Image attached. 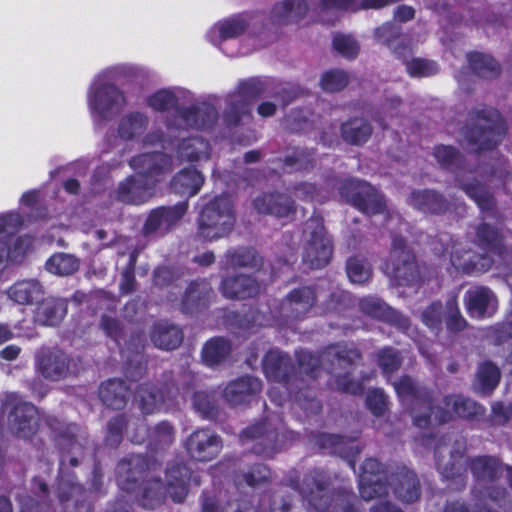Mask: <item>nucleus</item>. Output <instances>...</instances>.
Wrapping results in <instances>:
<instances>
[{"mask_svg": "<svg viewBox=\"0 0 512 512\" xmlns=\"http://www.w3.org/2000/svg\"><path fill=\"white\" fill-rule=\"evenodd\" d=\"M177 126L192 127V128H209L212 127L218 120V112L214 106L201 103L189 108H178L176 110Z\"/></svg>", "mask_w": 512, "mask_h": 512, "instance_id": "25", "label": "nucleus"}, {"mask_svg": "<svg viewBox=\"0 0 512 512\" xmlns=\"http://www.w3.org/2000/svg\"><path fill=\"white\" fill-rule=\"evenodd\" d=\"M349 74L341 69L325 71L320 77L321 88L328 93L340 92L349 84Z\"/></svg>", "mask_w": 512, "mask_h": 512, "instance_id": "58", "label": "nucleus"}, {"mask_svg": "<svg viewBox=\"0 0 512 512\" xmlns=\"http://www.w3.org/2000/svg\"><path fill=\"white\" fill-rule=\"evenodd\" d=\"M505 131V123L496 110H480L471 114V124L465 131V138L473 150L479 152L496 147Z\"/></svg>", "mask_w": 512, "mask_h": 512, "instance_id": "5", "label": "nucleus"}, {"mask_svg": "<svg viewBox=\"0 0 512 512\" xmlns=\"http://www.w3.org/2000/svg\"><path fill=\"white\" fill-rule=\"evenodd\" d=\"M193 408L205 419L217 420L220 415L214 392L197 391L192 396Z\"/></svg>", "mask_w": 512, "mask_h": 512, "instance_id": "46", "label": "nucleus"}, {"mask_svg": "<svg viewBox=\"0 0 512 512\" xmlns=\"http://www.w3.org/2000/svg\"><path fill=\"white\" fill-rule=\"evenodd\" d=\"M189 468L183 464H173L166 470V490L172 500L181 503L188 494Z\"/></svg>", "mask_w": 512, "mask_h": 512, "instance_id": "31", "label": "nucleus"}, {"mask_svg": "<svg viewBox=\"0 0 512 512\" xmlns=\"http://www.w3.org/2000/svg\"><path fill=\"white\" fill-rule=\"evenodd\" d=\"M262 390V382L253 376L240 377L231 381L223 391L224 399L231 406L247 404Z\"/></svg>", "mask_w": 512, "mask_h": 512, "instance_id": "26", "label": "nucleus"}, {"mask_svg": "<svg viewBox=\"0 0 512 512\" xmlns=\"http://www.w3.org/2000/svg\"><path fill=\"white\" fill-rule=\"evenodd\" d=\"M139 407L146 414H152L160 409L163 404L161 392L152 384H141L137 390Z\"/></svg>", "mask_w": 512, "mask_h": 512, "instance_id": "48", "label": "nucleus"}, {"mask_svg": "<svg viewBox=\"0 0 512 512\" xmlns=\"http://www.w3.org/2000/svg\"><path fill=\"white\" fill-rule=\"evenodd\" d=\"M230 351V343L222 337H216L204 345L202 358L207 365L214 366L225 360Z\"/></svg>", "mask_w": 512, "mask_h": 512, "instance_id": "49", "label": "nucleus"}, {"mask_svg": "<svg viewBox=\"0 0 512 512\" xmlns=\"http://www.w3.org/2000/svg\"><path fill=\"white\" fill-rule=\"evenodd\" d=\"M149 125V118L141 112H130L124 115L118 124V135L124 140H133L142 135Z\"/></svg>", "mask_w": 512, "mask_h": 512, "instance_id": "40", "label": "nucleus"}, {"mask_svg": "<svg viewBox=\"0 0 512 512\" xmlns=\"http://www.w3.org/2000/svg\"><path fill=\"white\" fill-rule=\"evenodd\" d=\"M79 267V259L67 253H56L46 262L47 271L58 276H70L77 272Z\"/></svg>", "mask_w": 512, "mask_h": 512, "instance_id": "44", "label": "nucleus"}, {"mask_svg": "<svg viewBox=\"0 0 512 512\" xmlns=\"http://www.w3.org/2000/svg\"><path fill=\"white\" fill-rule=\"evenodd\" d=\"M328 476L319 470L308 472L303 478L301 495L318 512H326L332 507L333 490L329 488Z\"/></svg>", "mask_w": 512, "mask_h": 512, "instance_id": "14", "label": "nucleus"}, {"mask_svg": "<svg viewBox=\"0 0 512 512\" xmlns=\"http://www.w3.org/2000/svg\"><path fill=\"white\" fill-rule=\"evenodd\" d=\"M265 83L257 78L241 82L236 92L229 95L224 121L228 126H236L245 116H250L249 105L265 91Z\"/></svg>", "mask_w": 512, "mask_h": 512, "instance_id": "10", "label": "nucleus"}, {"mask_svg": "<svg viewBox=\"0 0 512 512\" xmlns=\"http://www.w3.org/2000/svg\"><path fill=\"white\" fill-rule=\"evenodd\" d=\"M128 419L125 414L113 417L107 423L105 442L108 446L116 448L122 442L123 431L127 428Z\"/></svg>", "mask_w": 512, "mask_h": 512, "instance_id": "63", "label": "nucleus"}, {"mask_svg": "<svg viewBox=\"0 0 512 512\" xmlns=\"http://www.w3.org/2000/svg\"><path fill=\"white\" fill-rule=\"evenodd\" d=\"M187 208L188 203L184 201L174 206L153 209L142 228L143 235L149 237L168 233L185 215Z\"/></svg>", "mask_w": 512, "mask_h": 512, "instance_id": "17", "label": "nucleus"}, {"mask_svg": "<svg viewBox=\"0 0 512 512\" xmlns=\"http://www.w3.org/2000/svg\"><path fill=\"white\" fill-rule=\"evenodd\" d=\"M126 105L122 91L112 84H97L92 87L91 109L103 119H111Z\"/></svg>", "mask_w": 512, "mask_h": 512, "instance_id": "15", "label": "nucleus"}, {"mask_svg": "<svg viewBox=\"0 0 512 512\" xmlns=\"http://www.w3.org/2000/svg\"><path fill=\"white\" fill-rule=\"evenodd\" d=\"M150 339L159 349L174 350L183 342L184 334L177 325L160 321L152 326Z\"/></svg>", "mask_w": 512, "mask_h": 512, "instance_id": "32", "label": "nucleus"}, {"mask_svg": "<svg viewBox=\"0 0 512 512\" xmlns=\"http://www.w3.org/2000/svg\"><path fill=\"white\" fill-rule=\"evenodd\" d=\"M389 484L383 476L372 477L369 475H360L359 490L361 497L370 501L376 498L386 497L389 491Z\"/></svg>", "mask_w": 512, "mask_h": 512, "instance_id": "47", "label": "nucleus"}, {"mask_svg": "<svg viewBox=\"0 0 512 512\" xmlns=\"http://www.w3.org/2000/svg\"><path fill=\"white\" fill-rule=\"evenodd\" d=\"M174 441V427L167 421L156 424L148 435V446L153 451H161Z\"/></svg>", "mask_w": 512, "mask_h": 512, "instance_id": "51", "label": "nucleus"}, {"mask_svg": "<svg viewBox=\"0 0 512 512\" xmlns=\"http://www.w3.org/2000/svg\"><path fill=\"white\" fill-rule=\"evenodd\" d=\"M303 234L305 247L303 261L311 269H318L326 266L332 256V244L326 236L323 219L315 216L309 218L304 225Z\"/></svg>", "mask_w": 512, "mask_h": 512, "instance_id": "6", "label": "nucleus"}, {"mask_svg": "<svg viewBox=\"0 0 512 512\" xmlns=\"http://www.w3.org/2000/svg\"><path fill=\"white\" fill-rule=\"evenodd\" d=\"M8 430L18 438L29 439L38 430L37 408L17 397L8 396L2 404Z\"/></svg>", "mask_w": 512, "mask_h": 512, "instance_id": "7", "label": "nucleus"}, {"mask_svg": "<svg viewBox=\"0 0 512 512\" xmlns=\"http://www.w3.org/2000/svg\"><path fill=\"white\" fill-rule=\"evenodd\" d=\"M50 436L60 452V470L62 473L77 467L86 456L87 437L74 423H66L56 417L45 420Z\"/></svg>", "mask_w": 512, "mask_h": 512, "instance_id": "3", "label": "nucleus"}, {"mask_svg": "<svg viewBox=\"0 0 512 512\" xmlns=\"http://www.w3.org/2000/svg\"><path fill=\"white\" fill-rule=\"evenodd\" d=\"M373 128L364 118H352L341 125L342 139L351 145H361L372 135Z\"/></svg>", "mask_w": 512, "mask_h": 512, "instance_id": "39", "label": "nucleus"}, {"mask_svg": "<svg viewBox=\"0 0 512 512\" xmlns=\"http://www.w3.org/2000/svg\"><path fill=\"white\" fill-rule=\"evenodd\" d=\"M309 10L305 0H284L275 4L273 19L280 24L295 23L303 19Z\"/></svg>", "mask_w": 512, "mask_h": 512, "instance_id": "37", "label": "nucleus"}, {"mask_svg": "<svg viewBox=\"0 0 512 512\" xmlns=\"http://www.w3.org/2000/svg\"><path fill=\"white\" fill-rule=\"evenodd\" d=\"M284 166L289 171H308L314 167V153L299 149L284 158Z\"/></svg>", "mask_w": 512, "mask_h": 512, "instance_id": "61", "label": "nucleus"}, {"mask_svg": "<svg viewBox=\"0 0 512 512\" xmlns=\"http://www.w3.org/2000/svg\"><path fill=\"white\" fill-rule=\"evenodd\" d=\"M167 377V390L169 393L173 389L187 393L194 386L195 375L192 371L182 368L174 377L172 373L165 375Z\"/></svg>", "mask_w": 512, "mask_h": 512, "instance_id": "64", "label": "nucleus"}, {"mask_svg": "<svg viewBox=\"0 0 512 512\" xmlns=\"http://www.w3.org/2000/svg\"><path fill=\"white\" fill-rule=\"evenodd\" d=\"M213 296L214 291L206 280L192 281L182 297L181 310L187 314L196 313L207 307Z\"/></svg>", "mask_w": 512, "mask_h": 512, "instance_id": "29", "label": "nucleus"}, {"mask_svg": "<svg viewBox=\"0 0 512 512\" xmlns=\"http://www.w3.org/2000/svg\"><path fill=\"white\" fill-rule=\"evenodd\" d=\"M316 290L311 286H301L291 290L281 302V312L289 318H300L308 313L316 303Z\"/></svg>", "mask_w": 512, "mask_h": 512, "instance_id": "22", "label": "nucleus"}, {"mask_svg": "<svg viewBox=\"0 0 512 512\" xmlns=\"http://www.w3.org/2000/svg\"><path fill=\"white\" fill-rule=\"evenodd\" d=\"M446 405L461 418L470 419L483 413V408L475 401L463 396L446 397Z\"/></svg>", "mask_w": 512, "mask_h": 512, "instance_id": "57", "label": "nucleus"}, {"mask_svg": "<svg viewBox=\"0 0 512 512\" xmlns=\"http://www.w3.org/2000/svg\"><path fill=\"white\" fill-rule=\"evenodd\" d=\"M464 303L470 316L477 318L489 317L497 308L496 295L485 286H475L467 290Z\"/></svg>", "mask_w": 512, "mask_h": 512, "instance_id": "24", "label": "nucleus"}, {"mask_svg": "<svg viewBox=\"0 0 512 512\" xmlns=\"http://www.w3.org/2000/svg\"><path fill=\"white\" fill-rule=\"evenodd\" d=\"M298 371H296L298 377V383L304 382L305 378L311 379L316 378V373L321 366V354L319 356L313 355L309 351L297 352Z\"/></svg>", "mask_w": 512, "mask_h": 512, "instance_id": "56", "label": "nucleus"}, {"mask_svg": "<svg viewBox=\"0 0 512 512\" xmlns=\"http://www.w3.org/2000/svg\"><path fill=\"white\" fill-rule=\"evenodd\" d=\"M204 183L202 174L191 168H185L173 176L170 187L171 189L185 197L196 195Z\"/></svg>", "mask_w": 512, "mask_h": 512, "instance_id": "36", "label": "nucleus"}, {"mask_svg": "<svg viewBox=\"0 0 512 512\" xmlns=\"http://www.w3.org/2000/svg\"><path fill=\"white\" fill-rule=\"evenodd\" d=\"M263 369L268 379L300 388L296 369L288 354L277 349L270 350L263 359Z\"/></svg>", "mask_w": 512, "mask_h": 512, "instance_id": "19", "label": "nucleus"}, {"mask_svg": "<svg viewBox=\"0 0 512 512\" xmlns=\"http://www.w3.org/2000/svg\"><path fill=\"white\" fill-rule=\"evenodd\" d=\"M386 481L400 501L413 503L420 498V480L410 468L404 465L391 468L386 476Z\"/></svg>", "mask_w": 512, "mask_h": 512, "instance_id": "18", "label": "nucleus"}, {"mask_svg": "<svg viewBox=\"0 0 512 512\" xmlns=\"http://www.w3.org/2000/svg\"><path fill=\"white\" fill-rule=\"evenodd\" d=\"M157 183L158 179L136 173L121 181L110 196L115 201L126 205H140L148 202L155 195Z\"/></svg>", "mask_w": 512, "mask_h": 512, "instance_id": "12", "label": "nucleus"}, {"mask_svg": "<svg viewBox=\"0 0 512 512\" xmlns=\"http://www.w3.org/2000/svg\"><path fill=\"white\" fill-rule=\"evenodd\" d=\"M319 445L323 449L331 450V453L348 460L349 465L354 468V456L359 454L358 446L351 440L339 435L323 434L319 438Z\"/></svg>", "mask_w": 512, "mask_h": 512, "instance_id": "38", "label": "nucleus"}, {"mask_svg": "<svg viewBox=\"0 0 512 512\" xmlns=\"http://www.w3.org/2000/svg\"><path fill=\"white\" fill-rule=\"evenodd\" d=\"M391 259L393 275L399 285H414L420 281L421 272L416 257L401 236L393 237Z\"/></svg>", "mask_w": 512, "mask_h": 512, "instance_id": "11", "label": "nucleus"}, {"mask_svg": "<svg viewBox=\"0 0 512 512\" xmlns=\"http://www.w3.org/2000/svg\"><path fill=\"white\" fill-rule=\"evenodd\" d=\"M129 164L137 171V174L151 179H157V176L172 170V158L161 152L138 155L133 157Z\"/></svg>", "mask_w": 512, "mask_h": 512, "instance_id": "28", "label": "nucleus"}, {"mask_svg": "<svg viewBox=\"0 0 512 512\" xmlns=\"http://www.w3.org/2000/svg\"><path fill=\"white\" fill-rule=\"evenodd\" d=\"M219 289L228 299H246L259 294L261 284L252 276L239 274L223 278Z\"/></svg>", "mask_w": 512, "mask_h": 512, "instance_id": "27", "label": "nucleus"}, {"mask_svg": "<svg viewBox=\"0 0 512 512\" xmlns=\"http://www.w3.org/2000/svg\"><path fill=\"white\" fill-rule=\"evenodd\" d=\"M37 371L47 380L60 381L79 373L77 361L58 349L42 348L36 354Z\"/></svg>", "mask_w": 512, "mask_h": 512, "instance_id": "9", "label": "nucleus"}, {"mask_svg": "<svg viewBox=\"0 0 512 512\" xmlns=\"http://www.w3.org/2000/svg\"><path fill=\"white\" fill-rule=\"evenodd\" d=\"M472 497L475 501V508H480L486 498L495 502L500 507H505L511 502L510 493L502 486H491L485 489L474 488L472 490Z\"/></svg>", "mask_w": 512, "mask_h": 512, "instance_id": "52", "label": "nucleus"}, {"mask_svg": "<svg viewBox=\"0 0 512 512\" xmlns=\"http://www.w3.org/2000/svg\"><path fill=\"white\" fill-rule=\"evenodd\" d=\"M410 411L414 424L419 428L442 424L449 419V414L445 410L434 405L433 398L429 392L426 393L425 397L413 400L410 404Z\"/></svg>", "mask_w": 512, "mask_h": 512, "instance_id": "21", "label": "nucleus"}, {"mask_svg": "<svg viewBox=\"0 0 512 512\" xmlns=\"http://www.w3.org/2000/svg\"><path fill=\"white\" fill-rule=\"evenodd\" d=\"M225 257L232 267L258 268L263 262L262 257L253 248L228 251Z\"/></svg>", "mask_w": 512, "mask_h": 512, "instance_id": "53", "label": "nucleus"}, {"mask_svg": "<svg viewBox=\"0 0 512 512\" xmlns=\"http://www.w3.org/2000/svg\"><path fill=\"white\" fill-rule=\"evenodd\" d=\"M188 453L198 461L214 459L222 449L221 438L207 429L194 431L186 441Z\"/></svg>", "mask_w": 512, "mask_h": 512, "instance_id": "20", "label": "nucleus"}, {"mask_svg": "<svg viewBox=\"0 0 512 512\" xmlns=\"http://www.w3.org/2000/svg\"><path fill=\"white\" fill-rule=\"evenodd\" d=\"M434 157L441 167L456 173V186L473 199L483 212L492 211L496 202L488 186L476 178L461 174L465 168L464 156L453 146L439 145L434 148Z\"/></svg>", "mask_w": 512, "mask_h": 512, "instance_id": "2", "label": "nucleus"}, {"mask_svg": "<svg viewBox=\"0 0 512 512\" xmlns=\"http://www.w3.org/2000/svg\"><path fill=\"white\" fill-rule=\"evenodd\" d=\"M474 242L481 248L491 252H502V236L499 230L487 223H480L475 230Z\"/></svg>", "mask_w": 512, "mask_h": 512, "instance_id": "43", "label": "nucleus"}, {"mask_svg": "<svg viewBox=\"0 0 512 512\" xmlns=\"http://www.w3.org/2000/svg\"><path fill=\"white\" fill-rule=\"evenodd\" d=\"M156 463L143 455H130L119 461L116 472L118 484L123 490L133 491L138 482H144Z\"/></svg>", "mask_w": 512, "mask_h": 512, "instance_id": "16", "label": "nucleus"}, {"mask_svg": "<svg viewBox=\"0 0 512 512\" xmlns=\"http://www.w3.org/2000/svg\"><path fill=\"white\" fill-rule=\"evenodd\" d=\"M164 499V487L159 479L151 478L142 483L139 502L142 507L154 509Z\"/></svg>", "mask_w": 512, "mask_h": 512, "instance_id": "50", "label": "nucleus"}, {"mask_svg": "<svg viewBox=\"0 0 512 512\" xmlns=\"http://www.w3.org/2000/svg\"><path fill=\"white\" fill-rule=\"evenodd\" d=\"M209 144L201 137L183 139L178 147V155L186 161H198L209 157Z\"/></svg>", "mask_w": 512, "mask_h": 512, "instance_id": "45", "label": "nucleus"}, {"mask_svg": "<svg viewBox=\"0 0 512 512\" xmlns=\"http://www.w3.org/2000/svg\"><path fill=\"white\" fill-rule=\"evenodd\" d=\"M377 364L385 375L396 372L402 365L400 352L393 347H384L376 353Z\"/></svg>", "mask_w": 512, "mask_h": 512, "instance_id": "59", "label": "nucleus"}, {"mask_svg": "<svg viewBox=\"0 0 512 512\" xmlns=\"http://www.w3.org/2000/svg\"><path fill=\"white\" fill-rule=\"evenodd\" d=\"M469 65L473 72L484 79H494L500 74L499 63L491 56L482 53H470L467 55Z\"/></svg>", "mask_w": 512, "mask_h": 512, "instance_id": "42", "label": "nucleus"}, {"mask_svg": "<svg viewBox=\"0 0 512 512\" xmlns=\"http://www.w3.org/2000/svg\"><path fill=\"white\" fill-rule=\"evenodd\" d=\"M66 312L65 304L61 300L48 298L37 308L36 320L48 326L58 324Z\"/></svg>", "mask_w": 512, "mask_h": 512, "instance_id": "41", "label": "nucleus"}, {"mask_svg": "<svg viewBox=\"0 0 512 512\" xmlns=\"http://www.w3.org/2000/svg\"><path fill=\"white\" fill-rule=\"evenodd\" d=\"M253 207L259 214L273 215L279 218L295 213L294 200L284 193H262L253 200Z\"/></svg>", "mask_w": 512, "mask_h": 512, "instance_id": "23", "label": "nucleus"}, {"mask_svg": "<svg viewBox=\"0 0 512 512\" xmlns=\"http://www.w3.org/2000/svg\"><path fill=\"white\" fill-rule=\"evenodd\" d=\"M8 297L19 305H31L44 295L42 284L36 279H25L14 283L7 291Z\"/></svg>", "mask_w": 512, "mask_h": 512, "instance_id": "33", "label": "nucleus"}, {"mask_svg": "<svg viewBox=\"0 0 512 512\" xmlns=\"http://www.w3.org/2000/svg\"><path fill=\"white\" fill-rule=\"evenodd\" d=\"M501 377L500 369L491 361H485L478 367L476 381L483 393L491 392Z\"/></svg>", "mask_w": 512, "mask_h": 512, "instance_id": "55", "label": "nucleus"}, {"mask_svg": "<svg viewBox=\"0 0 512 512\" xmlns=\"http://www.w3.org/2000/svg\"><path fill=\"white\" fill-rule=\"evenodd\" d=\"M410 203L418 210L432 214L444 213L450 207L449 201L434 190L413 191L410 196Z\"/></svg>", "mask_w": 512, "mask_h": 512, "instance_id": "34", "label": "nucleus"}, {"mask_svg": "<svg viewBox=\"0 0 512 512\" xmlns=\"http://www.w3.org/2000/svg\"><path fill=\"white\" fill-rule=\"evenodd\" d=\"M183 275L184 272L180 267L160 265L153 270L152 283L155 287L165 288L179 280Z\"/></svg>", "mask_w": 512, "mask_h": 512, "instance_id": "60", "label": "nucleus"}, {"mask_svg": "<svg viewBox=\"0 0 512 512\" xmlns=\"http://www.w3.org/2000/svg\"><path fill=\"white\" fill-rule=\"evenodd\" d=\"M235 224L232 202L229 196L220 195L209 201L198 219V234L213 241L227 237Z\"/></svg>", "mask_w": 512, "mask_h": 512, "instance_id": "4", "label": "nucleus"}, {"mask_svg": "<svg viewBox=\"0 0 512 512\" xmlns=\"http://www.w3.org/2000/svg\"><path fill=\"white\" fill-rule=\"evenodd\" d=\"M128 396V388L121 379H109L99 388V397L103 404L115 410H121L126 406Z\"/></svg>", "mask_w": 512, "mask_h": 512, "instance_id": "35", "label": "nucleus"}, {"mask_svg": "<svg viewBox=\"0 0 512 512\" xmlns=\"http://www.w3.org/2000/svg\"><path fill=\"white\" fill-rule=\"evenodd\" d=\"M339 193L352 206L366 214H379L385 209L383 196L369 183L361 180H346Z\"/></svg>", "mask_w": 512, "mask_h": 512, "instance_id": "8", "label": "nucleus"}, {"mask_svg": "<svg viewBox=\"0 0 512 512\" xmlns=\"http://www.w3.org/2000/svg\"><path fill=\"white\" fill-rule=\"evenodd\" d=\"M473 477L479 482H493L498 480L504 470L499 458L491 455L476 456L468 462Z\"/></svg>", "mask_w": 512, "mask_h": 512, "instance_id": "30", "label": "nucleus"}, {"mask_svg": "<svg viewBox=\"0 0 512 512\" xmlns=\"http://www.w3.org/2000/svg\"><path fill=\"white\" fill-rule=\"evenodd\" d=\"M346 271L349 279L357 284L368 281L372 273L370 264L358 257H351L347 260Z\"/></svg>", "mask_w": 512, "mask_h": 512, "instance_id": "62", "label": "nucleus"}, {"mask_svg": "<svg viewBox=\"0 0 512 512\" xmlns=\"http://www.w3.org/2000/svg\"><path fill=\"white\" fill-rule=\"evenodd\" d=\"M243 444L252 443L254 454L271 458L281 449L279 433L270 422L263 421L244 429L240 435Z\"/></svg>", "mask_w": 512, "mask_h": 512, "instance_id": "13", "label": "nucleus"}, {"mask_svg": "<svg viewBox=\"0 0 512 512\" xmlns=\"http://www.w3.org/2000/svg\"><path fill=\"white\" fill-rule=\"evenodd\" d=\"M393 386L398 396L404 401H410V404L413 400H416V398L425 397L426 393L429 392L408 375H403L398 380L394 381Z\"/></svg>", "mask_w": 512, "mask_h": 512, "instance_id": "54", "label": "nucleus"}, {"mask_svg": "<svg viewBox=\"0 0 512 512\" xmlns=\"http://www.w3.org/2000/svg\"><path fill=\"white\" fill-rule=\"evenodd\" d=\"M362 361L361 350L347 342L331 344L321 351V367L332 376L336 389L353 395L363 392V383L368 379L362 376L359 380L353 376Z\"/></svg>", "mask_w": 512, "mask_h": 512, "instance_id": "1", "label": "nucleus"}]
</instances>
